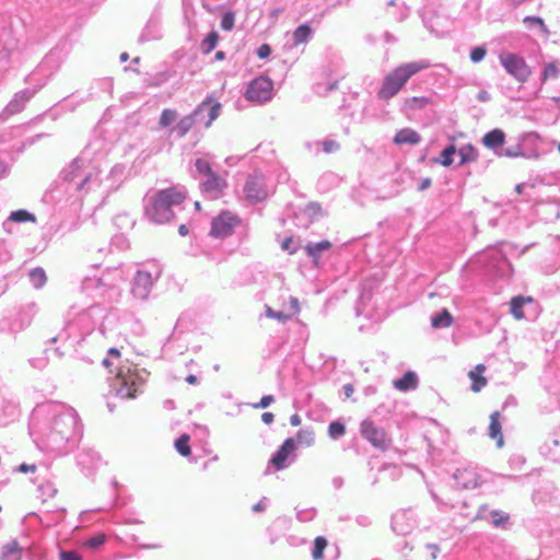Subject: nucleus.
I'll use <instances>...</instances> for the list:
<instances>
[{"mask_svg":"<svg viewBox=\"0 0 560 560\" xmlns=\"http://www.w3.org/2000/svg\"><path fill=\"white\" fill-rule=\"evenodd\" d=\"M186 199V192L178 187H170L156 191L145 208V215L153 222L163 224L174 218V206H179Z\"/></svg>","mask_w":560,"mask_h":560,"instance_id":"1","label":"nucleus"},{"mask_svg":"<svg viewBox=\"0 0 560 560\" xmlns=\"http://www.w3.org/2000/svg\"><path fill=\"white\" fill-rule=\"evenodd\" d=\"M428 66L422 62H409L400 65L388 73L378 91V97L388 100L395 96L413 74L425 69Z\"/></svg>","mask_w":560,"mask_h":560,"instance_id":"2","label":"nucleus"},{"mask_svg":"<svg viewBox=\"0 0 560 560\" xmlns=\"http://www.w3.org/2000/svg\"><path fill=\"white\" fill-rule=\"evenodd\" d=\"M242 223L241 217L231 210H223L211 221L210 235L215 238L231 236Z\"/></svg>","mask_w":560,"mask_h":560,"instance_id":"3","label":"nucleus"},{"mask_svg":"<svg viewBox=\"0 0 560 560\" xmlns=\"http://www.w3.org/2000/svg\"><path fill=\"white\" fill-rule=\"evenodd\" d=\"M245 200L252 205L265 201L269 190L265 177L259 173L250 175L244 185Z\"/></svg>","mask_w":560,"mask_h":560,"instance_id":"4","label":"nucleus"},{"mask_svg":"<svg viewBox=\"0 0 560 560\" xmlns=\"http://www.w3.org/2000/svg\"><path fill=\"white\" fill-rule=\"evenodd\" d=\"M273 83L267 77H258L254 79L246 90V98L258 104L268 102L272 97Z\"/></svg>","mask_w":560,"mask_h":560,"instance_id":"5","label":"nucleus"},{"mask_svg":"<svg viewBox=\"0 0 560 560\" xmlns=\"http://www.w3.org/2000/svg\"><path fill=\"white\" fill-rule=\"evenodd\" d=\"M500 62L504 69L517 81L525 82L530 75V69L524 58L518 55L506 52L500 56Z\"/></svg>","mask_w":560,"mask_h":560,"instance_id":"6","label":"nucleus"},{"mask_svg":"<svg viewBox=\"0 0 560 560\" xmlns=\"http://www.w3.org/2000/svg\"><path fill=\"white\" fill-rule=\"evenodd\" d=\"M117 380L119 383L117 387V395L126 399L136 398L143 385L142 377L138 373L130 371L125 374L119 373L117 375Z\"/></svg>","mask_w":560,"mask_h":560,"instance_id":"7","label":"nucleus"},{"mask_svg":"<svg viewBox=\"0 0 560 560\" xmlns=\"http://www.w3.org/2000/svg\"><path fill=\"white\" fill-rule=\"evenodd\" d=\"M360 431L362 436L376 448L385 451L390 444V438L387 432L376 427L374 422L369 419L361 422Z\"/></svg>","mask_w":560,"mask_h":560,"instance_id":"8","label":"nucleus"},{"mask_svg":"<svg viewBox=\"0 0 560 560\" xmlns=\"http://www.w3.org/2000/svg\"><path fill=\"white\" fill-rule=\"evenodd\" d=\"M153 287V278L148 271H138L132 284V294L135 298L145 300Z\"/></svg>","mask_w":560,"mask_h":560,"instance_id":"9","label":"nucleus"},{"mask_svg":"<svg viewBox=\"0 0 560 560\" xmlns=\"http://www.w3.org/2000/svg\"><path fill=\"white\" fill-rule=\"evenodd\" d=\"M295 450V441L292 438L287 439L283 444L279 447L275 456L270 459V464L276 468V470H282L287 466L288 457Z\"/></svg>","mask_w":560,"mask_h":560,"instance_id":"10","label":"nucleus"},{"mask_svg":"<svg viewBox=\"0 0 560 560\" xmlns=\"http://www.w3.org/2000/svg\"><path fill=\"white\" fill-rule=\"evenodd\" d=\"M454 478L457 485L465 489L476 488L479 485L478 475L470 468L458 469L454 474Z\"/></svg>","mask_w":560,"mask_h":560,"instance_id":"11","label":"nucleus"},{"mask_svg":"<svg viewBox=\"0 0 560 560\" xmlns=\"http://www.w3.org/2000/svg\"><path fill=\"white\" fill-rule=\"evenodd\" d=\"M489 436L497 442L499 447L503 445V434L499 411H494L490 416Z\"/></svg>","mask_w":560,"mask_h":560,"instance_id":"12","label":"nucleus"},{"mask_svg":"<svg viewBox=\"0 0 560 560\" xmlns=\"http://www.w3.org/2000/svg\"><path fill=\"white\" fill-rule=\"evenodd\" d=\"M485 371L486 366L483 364H478L475 370L468 373V376L471 380L472 392L478 393L487 385V378L483 376Z\"/></svg>","mask_w":560,"mask_h":560,"instance_id":"13","label":"nucleus"},{"mask_svg":"<svg viewBox=\"0 0 560 560\" xmlns=\"http://www.w3.org/2000/svg\"><path fill=\"white\" fill-rule=\"evenodd\" d=\"M505 141V133L501 129H493L482 137V144L488 149L501 147Z\"/></svg>","mask_w":560,"mask_h":560,"instance_id":"14","label":"nucleus"},{"mask_svg":"<svg viewBox=\"0 0 560 560\" xmlns=\"http://www.w3.org/2000/svg\"><path fill=\"white\" fill-rule=\"evenodd\" d=\"M420 141V136L417 131L404 128L396 132L394 142L396 144H417Z\"/></svg>","mask_w":560,"mask_h":560,"instance_id":"15","label":"nucleus"},{"mask_svg":"<svg viewBox=\"0 0 560 560\" xmlns=\"http://www.w3.org/2000/svg\"><path fill=\"white\" fill-rule=\"evenodd\" d=\"M532 302H533V298H530V296L524 298V296L518 295V296L513 298L510 302V312L513 315V317L517 320L523 319L525 317L523 307L526 303H532Z\"/></svg>","mask_w":560,"mask_h":560,"instance_id":"16","label":"nucleus"},{"mask_svg":"<svg viewBox=\"0 0 560 560\" xmlns=\"http://www.w3.org/2000/svg\"><path fill=\"white\" fill-rule=\"evenodd\" d=\"M331 248V243L329 241H322L319 243H310L304 249L310 257L314 259L315 265L318 264V259L323 252Z\"/></svg>","mask_w":560,"mask_h":560,"instance_id":"17","label":"nucleus"},{"mask_svg":"<svg viewBox=\"0 0 560 560\" xmlns=\"http://www.w3.org/2000/svg\"><path fill=\"white\" fill-rule=\"evenodd\" d=\"M417 385H418L417 375L411 371L405 373L401 378L394 381L395 388L400 392H407L409 389H413L417 387Z\"/></svg>","mask_w":560,"mask_h":560,"instance_id":"18","label":"nucleus"},{"mask_svg":"<svg viewBox=\"0 0 560 560\" xmlns=\"http://www.w3.org/2000/svg\"><path fill=\"white\" fill-rule=\"evenodd\" d=\"M207 177L208 178L202 184L206 191L220 192L226 186L225 180L213 172L207 175Z\"/></svg>","mask_w":560,"mask_h":560,"instance_id":"19","label":"nucleus"},{"mask_svg":"<svg viewBox=\"0 0 560 560\" xmlns=\"http://www.w3.org/2000/svg\"><path fill=\"white\" fill-rule=\"evenodd\" d=\"M452 324L453 316L446 308L431 318L433 328L450 327Z\"/></svg>","mask_w":560,"mask_h":560,"instance_id":"20","label":"nucleus"},{"mask_svg":"<svg viewBox=\"0 0 560 560\" xmlns=\"http://www.w3.org/2000/svg\"><path fill=\"white\" fill-rule=\"evenodd\" d=\"M207 106H210L209 108V120L208 122L206 124L207 127H209L213 120L217 119V117L219 116V112L221 109V104L219 102H214L212 101L211 98H208L198 108L197 112H201L202 109H205Z\"/></svg>","mask_w":560,"mask_h":560,"instance_id":"21","label":"nucleus"},{"mask_svg":"<svg viewBox=\"0 0 560 560\" xmlns=\"http://www.w3.org/2000/svg\"><path fill=\"white\" fill-rule=\"evenodd\" d=\"M311 34H312V28L307 24L300 25L293 32V43H294V45L299 46L301 44L306 43L308 40Z\"/></svg>","mask_w":560,"mask_h":560,"instance_id":"22","label":"nucleus"},{"mask_svg":"<svg viewBox=\"0 0 560 560\" xmlns=\"http://www.w3.org/2000/svg\"><path fill=\"white\" fill-rule=\"evenodd\" d=\"M190 436L188 434H182L176 441H175V448L176 451L185 457L190 456L191 448L189 445Z\"/></svg>","mask_w":560,"mask_h":560,"instance_id":"23","label":"nucleus"},{"mask_svg":"<svg viewBox=\"0 0 560 560\" xmlns=\"http://www.w3.org/2000/svg\"><path fill=\"white\" fill-rule=\"evenodd\" d=\"M328 542L327 539L323 536H317L314 539V548L312 550V558L314 560H323L324 559V550L326 549Z\"/></svg>","mask_w":560,"mask_h":560,"instance_id":"24","label":"nucleus"},{"mask_svg":"<svg viewBox=\"0 0 560 560\" xmlns=\"http://www.w3.org/2000/svg\"><path fill=\"white\" fill-rule=\"evenodd\" d=\"M219 35L215 31L209 33L207 37L201 42L200 48L205 55L210 54L217 46Z\"/></svg>","mask_w":560,"mask_h":560,"instance_id":"25","label":"nucleus"},{"mask_svg":"<svg viewBox=\"0 0 560 560\" xmlns=\"http://www.w3.org/2000/svg\"><path fill=\"white\" fill-rule=\"evenodd\" d=\"M195 120L192 116H185L182 118L176 127L173 129L178 137H184L194 126Z\"/></svg>","mask_w":560,"mask_h":560,"instance_id":"26","label":"nucleus"},{"mask_svg":"<svg viewBox=\"0 0 560 560\" xmlns=\"http://www.w3.org/2000/svg\"><path fill=\"white\" fill-rule=\"evenodd\" d=\"M460 164L474 162L477 160L478 153L474 145L467 144L459 149Z\"/></svg>","mask_w":560,"mask_h":560,"instance_id":"27","label":"nucleus"},{"mask_svg":"<svg viewBox=\"0 0 560 560\" xmlns=\"http://www.w3.org/2000/svg\"><path fill=\"white\" fill-rule=\"evenodd\" d=\"M30 279H31V282L33 283V285L37 289L42 288L47 281L46 273H45L44 269H42V268H34L30 272Z\"/></svg>","mask_w":560,"mask_h":560,"instance_id":"28","label":"nucleus"},{"mask_svg":"<svg viewBox=\"0 0 560 560\" xmlns=\"http://www.w3.org/2000/svg\"><path fill=\"white\" fill-rule=\"evenodd\" d=\"M296 441L300 444H304L306 446H311L315 442V433L311 429H302L296 434Z\"/></svg>","mask_w":560,"mask_h":560,"instance_id":"29","label":"nucleus"},{"mask_svg":"<svg viewBox=\"0 0 560 560\" xmlns=\"http://www.w3.org/2000/svg\"><path fill=\"white\" fill-rule=\"evenodd\" d=\"M455 152H456L455 145L454 144L448 145L441 152V155H440V159L438 160V162L445 167L451 166L453 163V155L455 154Z\"/></svg>","mask_w":560,"mask_h":560,"instance_id":"30","label":"nucleus"},{"mask_svg":"<svg viewBox=\"0 0 560 560\" xmlns=\"http://www.w3.org/2000/svg\"><path fill=\"white\" fill-rule=\"evenodd\" d=\"M9 219L11 221L18 222V223L27 222V221H31V222H35L36 221V218L34 217V214L30 213L26 210L13 211V212H11Z\"/></svg>","mask_w":560,"mask_h":560,"instance_id":"31","label":"nucleus"},{"mask_svg":"<svg viewBox=\"0 0 560 560\" xmlns=\"http://www.w3.org/2000/svg\"><path fill=\"white\" fill-rule=\"evenodd\" d=\"M560 74V69L557 62L552 61L546 65L542 71V82L549 79H557Z\"/></svg>","mask_w":560,"mask_h":560,"instance_id":"32","label":"nucleus"},{"mask_svg":"<svg viewBox=\"0 0 560 560\" xmlns=\"http://www.w3.org/2000/svg\"><path fill=\"white\" fill-rule=\"evenodd\" d=\"M177 118V113L176 110H173V109H164L161 114V117H160V120H159V125L162 127V128H166L168 126H171Z\"/></svg>","mask_w":560,"mask_h":560,"instance_id":"33","label":"nucleus"},{"mask_svg":"<svg viewBox=\"0 0 560 560\" xmlns=\"http://www.w3.org/2000/svg\"><path fill=\"white\" fill-rule=\"evenodd\" d=\"M490 516H491V520H492V524L495 526V527H499V526H502L504 524H506L510 520V516L508 513L503 512V511H500V510H493L490 512Z\"/></svg>","mask_w":560,"mask_h":560,"instance_id":"34","label":"nucleus"},{"mask_svg":"<svg viewBox=\"0 0 560 560\" xmlns=\"http://www.w3.org/2000/svg\"><path fill=\"white\" fill-rule=\"evenodd\" d=\"M38 490L46 497L42 499L43 503H47L49 498L54 499L58 494V490L50 482L42 485Z\"/></svg>","mask_w":560,"mask_h":560,"instance_id":"35","label":"nucleus"},{"mask_svg":"<svg viewBox=\"0 0 560 560\" xmlns=\"http://www.w3.org/2000/svg\"><path fill=\"white\" fill-rule=\"evenodd\" d=\"M345 432H346L345 425L338 421L331 422L328 427V433H329L330 438H332V439H337V438L343 435Z\"/></svg>","mask_w":560,"mask_h":560,"instance_id":"36","label":"nucleus"},{"mask_svg":"<svg viewBox=\"0 0 560 560\" xmlns=\"http://www.w3.org/2000/svg\"><path fill=\"white\" fill-rule=\"evenodd\" d=\"M428 104L425 97H410L405 100V106L411 109L422 108Z\"/></svg>","mask_w":560,"mask_h":560,"instance_id":"37","label":"nucleus"},{"mask_svg":"<svg viewBox=\"0 0 560 560\" xmlns=\"http://www.w3.org/2000/svg\"><path fill=\"white\" fill-rule=\"evenodd\" d=\"M524 24L526 25H537L539 26V28L541 30L542 33L545 34H548L549 31L545 24V22L540 19V18H536V16H526L524 20H523Z\"/></svg>","mask_w":560,"mask_h":560,"instance_id":"38","label":"nucleus"},{"mask_svg":"<svg viewBox=\"0 0 560 560\" xmlns=\"http://www.w3.org/2000/svg\"><path fill=\"white\" fill-rule=\"evenodd\" d=\"M305 213L311 218V220H315L322 214V207L319 203L311 202L306 206Z\"/></svg>","mask_w":560,"mask_h":560,"instance_id":"39","label":"nucleus"},{"mask_svg":"<svg viewBox=\"0 0 560 560\" xmlns=\"http://www.w3.org/2000/svg\"><path fill=\"white\" fill-rule=\"evenodd\" d=\"M235 18L232 12H228L222 16L221 27L224 31H231L234 27Z\"/></svg>","mask_w":560,"mask_h":560,"instance_id":"40","label":"nucleus"},{"mask_svg":"<svg viewBox=\"0 0 560 560\" xmlns=\"http://www.w3.org/2000/svg\"><path fill=\"white\" fill-rule=\"evenodd\" d=\"M19 552H20V546L16 540H12L3 547V556L4 557L18 555Z\"/></svg>","mask_w":560,"mask_h":560,"instance_id":"41","label":"nucleus"},{"mask_svg":"<svg viewBox=\"0 0 560 560\" xmlns=\"http://www.w3.org/2000/svg\"><path fill=\"white\" fill-rule=\"evenodd\" d=\"M196 167L199 173L205 174L206 176L212 173V170L210 167V164L207 160L198 159L196 161Z\"/></svg>","mask_w":560,"mask_h":560,"instance_id":"42","label":"nucleus"},{"mask_svg":"<svg viewBox=\"0 0 560 560\" xmlns=\"http://www.w3.org/2000/svg\"><path fill=\"white\" fill-rule=\"evenodd\" d=\"M486 49L483 47H475L471 51H470V60L472 62H479L481 61L485 56H486Z\"/></svg>","mask_w":560,"mask_h":560,"instance_id":"43","label":"nucleus"},{"mask_svg":"<svg viewBox=\"0 0 560 560\" xmlns=\"http://www.w3.org/2000/svg\"><path fill=\"white\" fill-rule=\"evenodd\" d=\"M105 539H106L105 535L100 534V535H96V536L90 538L85 542V546H88L90 548H97L105 542Z\"/></svg>","mask_w":560,"mask_h":560,"instance_id":"44","label":"nucleus"},{"mask_svg":"<svg viewBox=\"0 0 560 560\" xmlns=\"http://www.w3.org/2000/svg\"><path fill=\"white\" fill-rule=\"evenodd\" d=\"M340 148V144L335 141V140H325L323 142V150L326 152V153H332V152H336L338 151Z\"/></svg>","mask_w":560,"mask_h":560,"instance_id":"45","label":"nucleus"},{"mask_svg":"<svg viewBox=\"0 0 560 560\" xmlns=\"http://www.w3.org/2000/svg\"><path fill=\"white\" fill-rule=\"evenodd\" d=\"M275 401V397L272 395H266V396H262L260 401L257 402V404H254L253 407L255 409H259V408H266L268 407L269 405H271L272 402Z\"/></svg>","mask_w":560,"mask_h":560,"instance_id":"46","label":"nucleus"},{"mask_svg":"<svg viewBox=\"0 0 560 560\" xmlns=\"http://www.w3.org/2000/svg\"><path fill=\"white\" fill-rule=\"evenodd\" d=\"M266 314L270 318H276L282 322L287 320L290 317V315L283 314L282 312H276L270 307L267 308Z\"/></svg>","mask_w":560,"mask_h":560,"instance_id":"47","label":"nucleus"},{"mask_svg":"<svg viewBox=\"0 0 560 560\" xmlns=\"http://www.w3.org/2000/svg\"><path fill=\"white\" fill-rule=\"evenodd\" d=\"M60 560H82L81 556L75 551H62Z\"/></svg>","mask_w":560,"mask_h":560,"instance_id":"48","label":"nucleus"},{"mask_svg":"<svg viewBox=\"0 0 560 560\" xmlns=\"http://www.w3.org/2000/svg\"><path fill=\"white\" fill-rule=\"evenodd\" d=\"M270 52H271L270 46L267 44L261 45L257 50V55L261 59L267 58L270 55Z\"/></svg>","mask_w":560,"mask_h":560,"instance_id":"49","label":"nucleus"},{"mask_svg":"<svg viewBox=\"0 0 560 560\" xmlns=\"http://www.w3.org/2000/svg\"><path fill=\"white\" fill-rule=\"evenodd\" d=\"M290 304H291L292 314H298L300 312V305H299L298 299L290 298Z\"/></svg>","mask_w":560,"mask_h":560,"instance_id":"50","label":"nucleus"},{"mask_svg":"<svg viewBox=\"0 0 560 560\" xmlns=\"http://www.w3.org/2000/svg\"><path fill=\"white\" fill-rule=\"evenodd\" d=\"M273 419H275V416L272 412H264L261 415V420L266 423V424H270L273 422Z\"/></svg>","mask_w":560,"mask_h":560,"instance_id":"51","label":"nucleus"},{"mask_svg":"<svg viewBox=\"0 0 560 560\" xmlns=\"http://www.w3.org/2000/svg\"><path fill=\"white\" fill-rule=\"evenodd\" d=\"M477 100L479 102H488L490 100V95L487 91L482 90V91L478 92Z\"/></svg>","mask_w":560,"mask_h":560,"instance_id":"52","label":"nucleus"},{"mask_svg":"<svg viewBox=\"0 0 560 560\" xmlns=\"http://www.w3.org/2000/svg\"><path fill=\"white\" fill-rule=\"evenodd\" d=\"M35 470H36V466L35 465L28 466L26 464H22L19 467V471H22V472H28V471L34 472Z\"/></svg>","mask_w":560,"mask_h":560,"instance_id":"53","label":"nucleus"},{"mask_svg":"<svg viewBox=\"0 0 560 560\" xmlns=\"http://www.w3.org/2000/svg\"><path fill=\"white\" fill-rule=\"evenodd\" d=\"M290 423H291V425H293V427H298V425H300V424H301V418H300V416H299V415H296V413H295V415H292V416L290 417Z\"/></svg>","mask_w":560,"mask_h":560,"instance_id":"54","label":"nucleus"},{"mask_svg":"<svg viewBox=\"0 0 560 560\" xmlns=\"http://www.w3.org/2000/svg\"><path fill=\"white\" fill-rule=\"evenodd\" d=\"M343 390H345V395H346V397H348V398H349V397H351V395L353 394L354 388H353V386H352L351 384H346V385L343 386Z\"/></svg>","mask_w":560,"mask_h":560,"instance_id":"55","label":"nucleus"},{"mask_svg":"<svg viewBox=\"0 0 560 560\" xmlns=\"http://www.w3.org/2000/svg\"><path fill=\"white\" fill-rule=\"evenodd\" d=\"M291 243H292L291 237L285 238L281 244L282 249L288 250L290 248Z\"/></svg>","mask_w":560,"mask_h":560,"instance_id":"56","label":"nucleus"},{"mask_svg":"<svg viewBox=\"0 0 560 560\" xmlns=\"http://www.w3.org/2000/svg\"><path fill=\"white\" fill-rule=\"evenodd\" d=\"M431 186V179L430 178H424L419 187L420 190H423L428 187Z\"/></svg>","mask_w":560,"mask_h":560,"instance_id":"57","label":"nucleus"},{"mask_svg":"<svg viewBox=\"0 0 560 560\" xmlns=\"http://www.w3.org/2000/svg\"><path fill=\"white\" fill-rule=\"evenodd\" d=\"M178 232L180 235L185 236L188 234V228L185 225V224H182L179 228H178Z\"/></svg>","mask_w":560,"mask_h":560,"instance_id":"58","label":"nucleus"},{"mask_svg":"<svg viewBox=\"0 0 560 560\" xmlns=\"http://www.w3.org/2000/svg\"><path fill=\"white\" fill-rule=\"evenodd\" d=\"M108 353H109L110 355L115 357V358H119V357H120V352H119V350H118V349H116V348H110V349L108 350Z\"/></svg>","mask_w":560,"mask_h":560,"instance_id":"59","label":"nucleus"},{"mask_svg":"<svg viewBox=\"0 0 560 560\" xmlns=\"http://www.w3.org/2000/svg\"><path fill=\"white\" fill-rule=\"evenodd\" d=\"M186 382L191 384V385H195L197 383V377L195 375H188L186 377Z\"/></svg>","mask_w":560,"mask_h":560,"instance_id":"60","label":"nucleus"},{"mask_svg":"<svg viewBox=\"0 0 560 560\" xmlns=\"http://www.w3.org/2000/svg\"><path fill=\"white\" fill-rule=\"evenodd\" d=\"M225 58V54L222 50H219L215 52V59L217 60H223Z\"/></svg>","mask_w":560,"mask_h":560,"instance_id":"61","label":"nucleus"},{"mask_svg":"<svg viewBox=\"0 0 560 560\" xmlns=\"http://www.w3.org/2000/svg\"><path fill=\"white\" fill-rule=\"evenodd\" d=\"M90 179V176H86L83 182L80 184L79 188L81 189Z\"/></svg>","mask_w":560,"mask_h":560,"instance_id":"62","label":"nucleus"},{"mask_svg":"<svg viewBox=\"0 0 560 560\" xmlns=\"http://www.w3.org/2000/svg\"><path fill=\"white\" fill-rule=\"evenodd\" d=\"M120 59H121V61H126L128 59V54L127 52H122L120 55Z\"/></svg>","mask_w":560,"mask_h":560,"instance_id":"63","label":"nucleus"},{"mask_svg":"<svg viewBox=\"0 0 560 560\" xmlns=\"http://www.w3.org/2000/svg\"><path fill=\"white\" fill-rule=\"evenodd\" d=\"M103 364L106 366V368H109L112 365V363L109 362L108 359H104L103 360Z\"/></svg>","mask_w":560,"mask_h":560,"instance_id":"64","label":"nucleus"}]
</instances>
